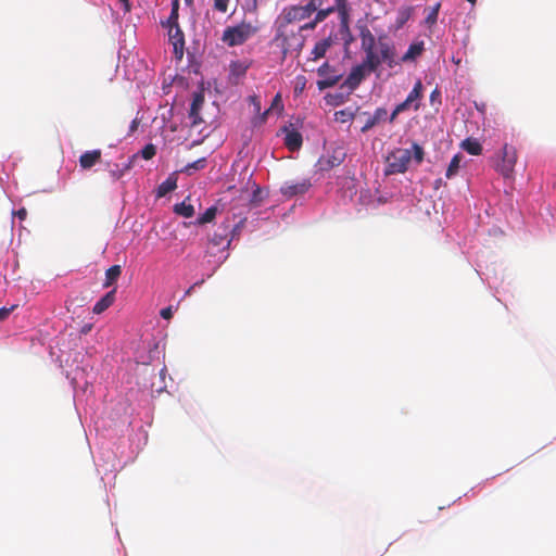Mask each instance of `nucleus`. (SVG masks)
Wrapping results in <instances>:
<instances>
[{
	"label": "nucleus",
	"mask_w": 556,
	"mask_h": 556,
	"mask_svg": "<svg viewBox=\"0 0 556 556\" xmlns=\"http://www.w3.org/2000/svg\"><path fill=\"white\" fill-rule=\"evenodd\" d=\"M314 12L311 7L305 4H290L285 7L277 17L285 20L293 26H301V23H306L313 16Z\"/></svg>",
	"instance_id": "obj_4"
},
{
	"label": "nucleus",
	"mask_w": 556,
	"mask_h": 556,
	"mask_svg": "<svg viewBox=\"0 0 556 556\" xmlns=\"http://www.w3.org/2000/svg\"><path fill=\"white\" fill-rule=\"evenodd\" d=\"M400 113H401V112H400V111H397V109L395 108V109L393 110V112L391 113L389 121H390L391 123H392V122H394V119L396 118V116H397Z\"/></svg>",
	"instance_id": "obj_51"
},
{
	"label": "nucleus",
	"mask_w": 556,
	"mask_h": 556,
	"mask_svg": "<svg viewBox=\"0 0 556 556\" xmlns=\"http://www.w3.org/2000/svg\"><path fill=\"white\" fill-rule=\"evenodd\" d=\"M122 274V267L119 265H113L105 271V280L103 283L104 288H109L114 285Z\"/></svg>",
	"instance_id": "obj_25"
},
{
	"label": "nucleus",
	"mask_w": 556,
	"mask_h": 556,
	"mask_svg": "<svg viewBox=\"0 0 556 556\" xmlns=\"http://www.w3.org/2000/svg\"><path fill=\"white\" fill-rule=\"evenodd\" d=\"M440 8H441V4L437 3L435 5H433L432 8L429 9L428 15L426 16V20H425V22L428 26H432L437 23Z\"/></svg>",
	"instance_id": "obj_33"
},
{
	"label": "nucleus",
	"mask_w": 556,
	"mask_h": 556,
	"mask_svg": "<svg viewBox=\"0 0 556 556\" xmlns=\"http://www.w3.org/2000/svg\"><path fill=\"white\" fill-rule=\"evenodd\" d=\"M160 315L162 316V318L164 319H170L173 317V311H172V307L168 306V307H165V308H162L161 312H160Z\"/></svg>",
	"instance_id": "obj_42"
},
{
	"label": "nucleus",
	"mask_w": 556,
	"mask_h": 556,
	"mask_svg": "<svg viewBox=\"0 0 556 556\" xmlns=\"http://www.w3.org/2000/svg\"><path fill=\"white\" fill-rule=\"evenodd\" d=\"M230 0H213V9L219 13H227Z\"/></svg>",
	"instance_id": "obj_36"
},
{
	"label": "nucleus",
	"mask_w": 556,
	"mask_h": 556,
	"mask_svg": "<svg viewBox=\"0 0 556 556\" xmlns=\"http://www.w3.org/2000/svg\"><path fill=\"white\" fill-rule=\"evenodd\" d=\"M388 112L384 108H378L372 115H368L367 121L365 122L364 126L362 127V132H366L372 127H375L380 122H383L387 119Z\"/></svg>",
	"instance_id": "obj_19"
},
{
	"label": "nucleus",
	"mask_w": 556,
	"mask_h": 556,
	"mask_svg": "<svg viewBox=\"0 0 556 556\" xmlns=\"http://www.w3.org/2000/svg\"><path fill=\"white\" fill-rule=\"evenodd\" d=\"M257 30L256 26L243 21L236 26L227 27L223 33L222 40L229 47L241 46L254 36Z\"/></svg>",
	"instance_id": "obj_2"
},
{
	"label": "nucleus",
	"mask_w": 556,
	"mask_h": 556,
	"mask_svg": "<svg viewBox=\"0 0 556 556\" xmlns=\"http://www.w3.org/2000/svg\"><path fill=\"white\" fill-rule=\"evenodd\" d=\"M179 0H173L172 1V10H170V14L167 18V22L165 24V26H175L176 24H178V17H179Z\"/></svg>",
	"instance_id": "obj_30"
},
{
	"label": "nucleus",
	"mask_w": 556,
	"mask_h": 556,
	"mask_svg": "<svg viewBox=\"0 0 556 556\" xmlns=\"http://www.w3.org/2000/svg\"><path fill=\"white\" fill-rule=\"evenodd\" d=\"M333 9L339 14L341 27L348 28L351 10L348 0H334Z\"/></svg>",
	"instance_id": "obj_16"
},
{
	"label": "nucleus",
	"mask_w": 556,
	"mask_h": 556,
	"mask_svg": "<svg viewBox=\"0 0 556 556\" xmlns=\"http://www.w3.org/2000/svg\"><path fill=\"white\" fill-rule=\"evenodd\" d=\"M325 3V0H308L306 4L311 7V10L315 13L316 10L319 9V7H323Z\"/></svg>",
	"instance_id": "obj_39"
},
{
	"label": "nucleus",
	"mask_w": 556,
	"mask_h": 556,
	"mask_svg": "<svg viewBox=\"0 0 556 556\" xmlns=\"http://www.w3.org/2000/svg\"><path fill=\"white\" fill-rule=\"evenodd\" d=\"M413 148H414V157H415L416 162L417 163H421L422 160H424V150H422V148L420 146L416 144V143L413 146Z\"/></svg>",
	"instance_id": "obj_37"
},
{
	"label": "nucleus",
	"mask_w": 556,
	"mask_h": 556,
	"mask_svg": "<svg viewBox=\"0 0 556 556\" xmlns=\"http://www.w3.org/2000/svg\"><path fill=\"white\" fill-rule=\"evenodd\" d=\"M468 2H470L472 5H475L477 3V0H467Z\"/></svg>",
	"instance_id": "obj_53"
},
{
	"label": "nucleus",
	"mask_w": 556,
	"mask_h": 556,
	"mask_svg": "<svg viewBox=\"0 0 556 556\" xmlns=\"http://www.w3.org/2000/svg\"><path fill=\"white\" fill-rule=\"evenodd\" d=\"M250 101L253 103L255 111L258 113L261 111V102L256 96L250 97Z\"/></svg>",
	"instance_id": "obj_44"
},
{
	"label": "nucleus",
	"mask_w": 556,
	"mask_h": 556,
	"mask_svg": "<svg viewBox=\"0 0 556 556\" xmlns=\"http://www.w3.org/2000/svg\"><path fill=\"white\" fill-rule=\"evenodd\" d=\"M517 159L516 148L505 143L501 151V160L496 164V170L506 179L513 178Z\"/></svg>",
	"instance_id": "obj_7"
},
{
	"label": "nucleus",
	"mask_w": 556,
	"mask_h": 556,
	"mask_svg": "<svg viewBox=\"0 0 556 556\" xmlns=\"http://www.w3.org/2000/svg\"><path fill=\"white\" fill-rule=\"evenodd\" d=\"M306 79L304 76H299L296 78V85L294 88L295 93L302 92L305 88Z\"/></svg>",
	"instance_id": "obj_38"
},
{
	"label": "nucleus",
	"mask_w": 556,
	"mask_h": 556,
	"mask_svg": "<svg viewBox=\"0 0 556 556\" xmlns=\"http://www.w3.org/2000/svg\"><path fill=\"white\" fill-rule=\"evenodd\" d=\"M336 99V101H340V102H343V99L341 96H334L333 97Z\"/></svg>",
	"instance_id": "obj_52"
},
{
	"label": "nucleus",
	"mask_w": 556,
	"mask_h": 556,
	"mask_svg": "<svg viewBox=\"0 0 556 556\" xmlns=\"http://www.w3.org/2000/svg\"><path fill=\"white\" fill-rule=\"evenodd\" d=\"M333 45V39L331 37L324 38L317 41L311 52L312 60L317 61L324 58L330 47Z\"/></svg>",
	"instance_id": "obj_17"
},
{
	"label": "nucleus",
	"mask_w": 556,
	"mask_h": 556,
	"mask_svg": "<svg viewBox=\"0 0 556 556\" xmlns=\"http://www.w3.org/2000/svg\"><path fill=\"white\" fill-rule=\"evenodd\" d=\"M217 213L216 206L208 207L201 216L198 217V219L194 222L195 225H204L207 223H211L215 217Z\"/></svg>",
	"instance_id": "obj_28"
},
{
	"label": "nucleus",
	"mask_w": 556,
	"mask_h": 556,
	"mask_svg": "<svg viewBox=\"0 0 556 556\" xmlns=\"http://www.w3.org/2000/svg\"><path fill=\"white\" fill-rule=\"evenodd\" d=\"M282 131L286 134L285 136V146L288 150L294 152L300 150L303 143V137L300 131L290 127H283Z\"/></svg>",
	"instance_id": "obj_13"
},
{
	"label": "nucleus",
	"mask_w": 556,
	"mask_h": 556,
	"mask_svg": "<svg viewBox=\"0 0 556 556\" xmlns=\"http://www.w3.org/2000/svg\"><path fill=\"white\" fill-rule=\"evenodd\" d=\"M345 159V152L341 149H334L332 154L328 157L319 160V166L323 170H329L333 167L339 166Z\"/></svg>",
	"instance_id": "obj_14"
},
{
	"label": "nucleus",
	"mask_w": 556,
	"mask_h": 556,
	"mask_svg": "<svg viewBox=\"0 0 556 556\" xmlns=\"http://www.w3.org/2000/svg\"><path fill=\"white\" fill-rule=\"evenodd\" d=\"M375 71V65L370 66L367 64V60H363V62L356 66H354L343 84L341 85V88L346 87L350 91L355 90L361 83L364 80L367 74H370Z\"/></svg>",
	"instance_id": "obj_8"
},
{
	"label": "nucleus",
	"mask_w": 556,
	"mask_h": 556,
	"mask_svg": "<svg viewBox=\"0 0 556 556\" xmlns=\"http://www.w3.org/2000/svg\"><path fill=\"white\" fill-rule=\"evenodd\" d=\"M116 289L109 291L103 295L93 306L92 312L94 314H101L108 309L115 301Z\"/></svg>",
	"instance_id": "obj_21"
},
{
	"label": "nucleus",
	"mask_w": 556,
	"mask_h": 556,
	"mask_svg": "<svg viewBox=\"0 0 556 556\" xmlns=\"http://www.w3.org/2000/svg\"><path fill=\"white\" fill-rule=\"evenodd\" d=\"M412 106V104L405 99L403 102L399 103L395 108L401 113L408 110Z\"/></svg>",
	"instance_id": "obj_43"
},
{
	"label": "nucleus",
	"mask_w": 556,
	"mask_h": 556,
	"mask_svg": "<svg viewBox=\"0 0 556 556\" xmlns=\"http://www.w3.org/2000/svg\"><path fill=\"white\" fill-rule=\"evenodd\" d=\"M156 154V148L153 143H148L143 147V149L140 151V155L144 160H151Z\"/></svg>",
	"instance_id": "obj_35"
},
{
	"label": "nucleus",
	"mask_w": 556,
	"mask_h": 556,
	"mask_svg": "<svg viewBox=\"0 0 556 556\" xmlns=\"http://www.w3.org/2000/svg\"><path fill=\"white\" fill-rule=\"evenodd\" d=\"M361 37V47L365 52V60H367V64L374 66L378 60L374 55V50L378 45V38L374 36L368 27H363L359 31Z\"/></svg>",
	"instance_id": "obj_9"
},
{
	"label": "nucleus",
	"mask_w": 556,
	"mask_h": 556,
	"mask_svg": "<svg viewBox=\"0 0 556 556\" xmlns=\"http://www.w3.org/2000/svg\"><path fill=\"white\" fill-rule=\"evenodd\" d=\"M425 45L422 41L412 43L403 56L397 60L400 63L413 62L422 54Z\"/></svg>",
	"instance_id": "obj_20"
},
{
	"label": "nucleus",
	"mask_w": 556,
	"mask_h": 556,
	"mask_svg": "<svg viewBox=\"0 0 556 556\" xmlns=\"http://www.w3.org/2000/svg\"><path fill=\"white\" fill-rule=\"evenodd\" d=\"M139 121L137 118L132 119L130 126H129V132L132 134L138 129Z\"/></svg>",
	"instance_id": "obj_48"
},
{
	"label": "nucleus",
	"mask_w": 556,
	"mask_h": 556,
	"mask_svg": "<svg viewBox=\"0 0 556 556\" xmlns=\"http://www.w3.org/2000/svg\"><path fill=\"white\" fill-rule=\"evenodd\" d=\"M206 166V159L201 157L192 163L187 164L181 172L188 175H192L193 172L203 169Z\"/></svg>",
	"instance_id": "obj_29"
},
{
	"label": "nucleus",
	"mask_w": 556,
	"mask_h": 556,
	"mask_svg": "<svg viewBox=\"0 0 556 556\" xmlns=\"http://www.w3.org/2000/svg\"><path fill=\"white\" fill-rule=\"evenodd\" d=\"M311 187L312 184L309 179H302L301 181H286L281 186L280 192L287 199H291L306 193Z\"/></svg>",
	"instance_id": "obj_10"
},
{
	"label": "nucleus",
	"mask_w": 556,
	"mask_h": 556,
	"mask_svg": "<svg viewBox=\"0 0 556 556\" xmlns=\"http://www.w3.org/2000/svg\"><path fill=\"white\" fill-rule=\"evenodd\" d=\"M462 148L471 155H480L482 153V146L475 138L465 139L462 142Z\"/></svg>",
	"instance_id": "obj_24"
},
{
	"label": "nucleus",
	"mask_w": 556,
	"mask_h": 556,
	"mask_svg": "<svg viewBox=\"0 0 556 556\" xmlns=\"http://www.w3.org/2000/svg\"><path fill=\"white\" fill-rule=\"evenodd\" d=\"M249 10H256L257 0H244Z\"/></svg>",
	"instance_id": "obj_47"
},
{
	"label": "nucleus",
	"mask_w": 556,
	"mask_h": 556,
	"mask_svg": "<svg viewBox=\"0 0 556 556\" xmlns=\"http://www.w3.org/2000/svg\"><path fill=\"white\" fill-rule=\"evenodd\" d=\"M137 155H132L128 162L124 165L123 168H116V169H112L110 172L111 176L114 178V179H119L124 176V174L129 170L131 167H132V162H134V159L136 157Z\"/></svg>",
	"instance_id": "obj_32"
},
{
	"label": "nucleus",
	"mask_w": 556,
	"mask_h": 556,
	"mask_svg": "<svg viewBox=\"0 0 556 556\" xmlns=\"http://www.w3.org/2000/svg\"><path fill=\"white\" fill-rule=\"evenodd\" d=\"M15 308V306H11V307H2L0 308V321L1 320H4L5 318H8V316L10 315V313Z\"/></svg>",
	"instance_id": "obj_41"
},
{
	"label": "nucleus",
	"mask_w": 556,
	"mask_h": 556,
	"mask_svg": "<svg viewBox=\"0 0 556 556\" xmlns=\"http://www.w3.org/2000/svg\"><path fill=\"white\" fill-rule=\"evenodd\" d=\"M340 103H341L340 101H336V102H333V104H334V105H338V104H340Z\"/></svg>",
	"instance_id": "obj_55"
},
{
	"label": "nucleus",
	"mask_w": 556,
	"mask_h": 556,
	"mask_svg": "<svg viewBox=\"0 0 556 556\" xmlns=\"http://www.w3.org/2000/svg\"><path fill=\"white\" fill-rule=\"evenodd\" d=\"M231 226L228 222L219 224L214 232L207 238V253L214 255L216 251H224L229 248L231 238Z\"/></svg>",
	"instance_id": "obj_5"
},
{
	"label": "nucleus",
	"mask_w": 556,
	"mask_h": 556,
	"mask_svg": "<svg viewBox=\"0 0 556 556\" xmlns=\"http://www.w3.org/2000/svg\"><path fill=\"white\" fill-rule=\"evenodd\" d=\"M248 67L243 65L241 62H232L230 64V75L237 78L244 76Z\"/></svg>",
	"instance_id": "obj_34"
},
{
	"label": "nucleus",
	"mask_w": 556,
	"mask_h": 556,
	"mask_svg": "<svg viewBox=\"0 0 556 556\" xmlns=\"http://www.w3.org/2000/svg\"><path fill=\"white\" fill-rule=\"evenodd\" d=\"M374 55L378 60L375 64V71H377L382 63L387 64L390 68L400 64L396 59L395 47L387 36L378 37V45L374 50Z\"/></svg>",
	"instance_id": "obj_3"
},
{
	"label": "nucleus",
	"mask_w": 556,
	"mask_h": 556,
	"mask_svg": "<svg viewBox=\"0 0 556 556\" xmlns=\"http://www.w3.org/2000/svg\"><path fill=\"white\" fill-rule=\"evenodd\" d=\"M412 160V153L408 149H395L387 157L388 175L401 174L407 170Z\"/></svg>",
	"instance_id": "obj_6"
},
{
	"label": "nucleus",
	"mask_w": 556,
	"mask_h": 556,
	"mask_svg": "<svg viewBox=\"0 0 556 556\" xmlns=\"http://www.w3.org/2000/svg\"><path fill=\"white\" fill-rule=\"evenodd\" d=\"M440 97V91L438 89H434L430 94V101L433 102L437 98Z\"/></svg>",
	"instance_id": "obj_50"
},
{
	"label": "nucleus",
	"mask_w": 556,
	"mask_h": 556,
	"mask_svg": "<svg viewBox=\"0 0 556 556\" xmlns=\"http://www.w3.org/2000/svg\"><path fill=\"white\" fill-rule=\"evenodd\" d=\"M422 83L421 80H417L414 85V88L412 89V91L408 93L406 100L412 104L414 105V109L417 111L419 109V100L421 99L422 97Z\"/></svg>",
	"instance_id": "obj_23"
},
{
	"label": "nucleus",
	"mask_w": 556,
	"mask_h": 556,
	"mask_svg": "<svg viewBox=\"0 0 556 556\" xmlns=\"http://www.w3.org/2000/svg\"><path fill=\"white\" fill-rule=\"evenodd\" d=\"M176 188H177L176 178L168 177L165 181H163L157 187V197L159 198L165 197L167 193L174 191Z\"/></svg>",
	"instance_id": "obj_26"
},
{
	"label": "nucleus",
	"mask_w": 556,
	"mask_h": 556,
	"mask_svg": "<svg viewBox=\"0 0 556 556\" xmlns=\"http://www.w3.org/2000/svg\"><path fill=\"white\" fill-rule=\"evenodd\" d=\"M119 2L123 4V9H124L125 13L130 12V10H131L130 0H119Z\"/></svg>",
	"instance_id": "obj_46"
},
{
	"label": "nucleus",
	"mask_w": 556,
	"mask_h": 556,
	"mask_svg": "<svg viewBox=\"0 0 556 556\" xmlns=\"http://www.w3.org/2000/svg\"><path fill=\"white\" fill-rule=\"evenodd\" d=\"M280 104H281V96L279 93H277L273 99L271 106L264 112L263 117H265L269 113L270 109L276 108Z\"/></svg>",
	"instance_id": "obj_40"
},
{
	"label": "nucleus",
	"mask_w": 556,
	"mask_h": 556,
	"mask_svg": "<svg viewBox=\"0 0 556 556\" xmlns=\"http://www.w3.org/2000/svg\"><path fill=\"white\" fill-rule=\"evenodd\" d=\"M101 151L92 150L83 153L79 157V165L83 169H90L101 160Z\"/></svg>",
	"instance_id": "obj_18"
},
{
	"label": "nucleus",
	"mask_w": 556,
	"mask_h": 556,
	"mask_svg": "<svg viewBox=\"0 0 556 556\" xmlns=\"http://www.w3.org/2000/svg\"><path fill=\"white\" fill-rule=\"evenodd\" d=\"M274 28L273 43L280 50L282 59H286L288 54H299L302 51L305 45L303 31L308 30V28H304V24L293 26L285 20L276 17Z\"/></svg>",
	"instance_id": "obj_1"
},
{
	"label": "nucleus",
	"mask_w": 556,
	"mask_h": 556,
	"mask_svg": "<svg viewBox=\"0 0 556 556\" xmlns=\"http://www.w3.org/2000/svg\"><path fill=\"white\" fill-rule=\"evenodd\" d=\"M460 161H462L460 154H456L453 156V159L451 160L448 167L446 169V174H445L446 178L450 179L457 174V172L459 169Z\"/></svg>",
	"instance_id": "obj_31"
},
{
	"label": "nucleus",
	"mask_w": 556,
	"mask_h": 556,
	"mask_svg": "<svg viewBox=\"0 0 556 556\" xmlns=\"http://www.w3.org/2000/svg\"><path fill=\"white\" fill-rule=\"evenodd\" d=\"M332 13H334L333 5L328 8L319 7V9L316 10L315 13L313 14L314 17H311L309 21L304 23V28H308V30H314L318 24L324 22Z\"/></svg>",
	"instance_id": "obj_15"
},
{
	"label": "nucleus",
	"mask_w": 556,
	"mask_h": 556,
	"mask_svg": "<svg viewBox=\"0 0 556 556\" xmlns=\"http://www.w3.org/2000/svg\"><path fill=\"white\" fill-rule=\"evenodd\" d=\"M16 215L18 216V218L21 220L25 219L26 216H27V211L23 207V208H20L17 212H16Z\"/></svg>",
	"instance_id": "obj_49"
},
{
	"label": "nucleus",
	"mask_w": 556,
	"mask_h": 556,
	"mask_svg": "<svg viewBox=\"0 0 556 556\" xmlns=\"http://www.w3.org/2000/svg\"><path fill=\"white\" fill-rule=\"evenodd\" d=\"M168 27V35L169 40L173 43L174 47V53L178 59H181L184 55V49H185V35L179 27V24H176L175 26H167Z\"/></svg>",
	"instance_id": "obj_12"
},
{
	"label": "nucleus",
	"mask_w": 556,
	"mask_h": 556,
	"mask_svg": "<svg viewBox=\"0 0 556 556\" xmlns=\"http://www.w3.org/2000/svg\"><path fill=\"white\" fill-rule=\"evenodd\" d=\"M89 329H90V327H85V328L83 329V332H87Z\"/></svg>",
	"instance_id": "obj_54"
},
{
	"label": "nucleus",
	"mask_w": 556,
	"mask_h": 556,
	"mask_svg": "<svg viewBox=\"0 0 556 556\" xmlns=\"http://www.w3.org/2000/svg\"><path fill=\"white\" fill-rule=\"evenodd\" d=\"M337 119H340L341 122H345V116L352 117L351 113H346L345 111H339L336 112Z\"/></svg>",
	"instance_id": "obj_45"
},
{
	"label": "nucleus",
	"mask_w": 556,
	"mask_h": 556,
	"mask_svg": "<svg viewBox=\"0 0 556 556\" xmlns=\"http://www.w3.org/2000/svg\"><path fill=\"white\" fill-rule=\"evenodd\" d=\"M174 212L177 215L189 218L194 215V207L193 205L186 203V201H182L181 203L175 204Z\"/></svg>",
	"instance_id": "obj_27"
},
{
	"label": "nucleus",
	"mask_w": 556,
	"mask_h": 556,
	"mask_svg": "<svg viewBox=\"0 0 556 556\" xmlns=\"http://www.w3.org/2000/svg\"><path fill=\"white\" fill-rule=\"evenodd\" d=\"M331 72L333 71L328 62H325L318 67L317 74L324 77V79L317 81V87L320 91L333 87L341 79V75H329Z\"/></svg>",
	"instance_id": "obj_11"
},
{
	"label": "nucleus",
	"mask_w": 556,
	"mask_h": 556,
	"mask_svg": "<svg viewBox=\"0 0 556 556\" xmlns=\"http://www.w3.org/2000/svg\"><path fill=\"white\" fill-rule=\"evenodd\" d=\"M204 103V98L202 94L198 93L194 96L192 103L190 105L189 116L192 118V124L195 125L202 119L199 116V112Z\"/></svg>",
	"instance_id": "obj_22"
}]
</instances>
